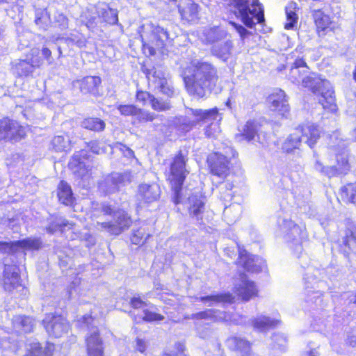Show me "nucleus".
<instances>
[{
    "instance_id": "3c124183",
    "label": "nucleus",
    "mask_w": 356,
    "mask_h": 356,
    "mask_svg": "<svg viewBox=\"0 0 356 356\" xmlns=\"http://www.w3.org/2000/svg\"><path fill=\"white\" fill-rule=\"evenodd\" d=\"M230 24L235 28L242 39H244L250 33L242 25L233 22H230Z\"/></svg>"
},
{
    "instance_id": "864d4df0",
    "label": "nucleus",
    "mask_w": 356,
    "mask_h": 356,
    "mask_svg": "<svg viewBox=\"0 0 356 356\" xmlns=\"http://www.w3.org/2000/svg\"><path fill=\"white\" fill-rule=\"evenodd\" d=\"M136 350L140 353H145L146 350V343L144 339L136 338Z\"/></svg>"
},
{
    "instance_id": "09e8293b",
    "label": "nucleus",
    "mask_w": 356,
    "mask_h": 356,
    "mask_svg": "<svg viewBox=\"0 0 356 356\" xmlns=\"http://www.w3.org/2000/svg\"><path fill=\"white\" fill-rule=\"evenodd\" d=\"M151 186L148 184H142L138 186V192L145 199H149L148 193L150 192Z\"/></svg>"
},
{
    "instance_id": "37998d69",
    "label": "nucleus",
    "mask_w": 356,
    "mask_h": 356,
    "mask_svg": "<svg viewBox=\"0 0 356 356\" xmlns=\"http://www.w3.org/2000/svg\"><path fill=\"white\" fill-rule=\"evenodd\" d=\"M147 237L144 233L140 229L134 230L129 237L131 245L140 247L145 243Z\"/></svg>"
},
{
    "instance_id": "de8ad7c7",
    "label": "nucleus",
    "mask_w": 356,
    "mask_h": 356,
    "mask_svg": "<svg viewBox=\"0 0 356 356\" xmlns=\"http://www.w3.org/2000/svg\"><path fill=\"white\" fill-rule=\"evenodd\" d=\"M136 99L139 102L145 104L147 101H150L152 105V107H154V103L153 99L151 98L150 95L145 91H138L136 93Z\"/></svg>"
},
{
    "instance_id": "bf43d9fd",
    "label": "nucleus",
    "mask_w": 356,
    "mask_h": 356,
    "mask_svg": "<svg viewBox=\"0 0 356 356\" xmlns=\"http://www.w3.org/2000/svg\"><path fill=\"white\" fill-rule=\"evenodd\" d=\"M224 188L227 189L229 191H230L232 190V184H230V183H225L221 186V190L223 189ZM232 197V193L230 192H229V193H227V194H225L224 195L223 198L225 200H226L227 197H230V199H231Z\"/></svg>"
},
{
    "instance_id": "5701e85b",
    "label": "nucleus",
    "mask_w": 356,
    "mask_h": 356,
    "mask_svg": "<svg viewBox=\"0 0 356 356\" xmlns=\"http://www.w3.org/2000/svg\"><path fill=\"white\" fill-rule=\"evenodd\" d=\"M190 216L197 220L202 219L204 211V197L200 193L193 194L188 197Z\"/></svg>"
},
{
    "instance_id": "c85d7f7f",
    "label": "nucleus",
    "mask_w": 356,
    "mask_h": 356,
    "mask_svg": "<svg viewBox=\"0 0 356 356\" xmlns=\"http://www.w3.org/2000/svg\"><path fill=\"white\" fill-rule=\"evenodd\" d=\"M81 127L92 132H102L106 129L104 120L97 117H86L81 122Z\"/></svg>"
},
{
    "instance_id": "774afa93",
    "label": "nucleus",
    "mask_w": 356,
    "mask_h": 356,
    "mask_svg": "<svg viewBox=\"0 0 356 356\" xmlns=\"http://www.w3.org/2000/svg\"><path fill=\"white\" fill-rule=\"evenodd\" d=\"M63 140H64V138L61 136H56L54 138V143H56V142L60 143V142H63Z\"/></svg>"
},
{
    "instance_id": "8fccbe9b",
    "label": "nucleus",
    "mask_w": 356,
    "mask_h": 356,
    "mask_svg": "<svg viewBox=\"0 0 356 356\" xmlns=\"http://www.w3.org/2000/svg\"><path fill=\"white\" fill-rule=\"evenodd\" d=\"M86 147L94 154H99L100 152V147L98 140H91L86 143Z\"/></svg>"
},
{
    "instance_id": "e433bc0d",
    "label": "nucleus",
    "mask_w": 356,
    "mask_h": 356,
    "mask_svg": "<svg viewBox=\"0 0 356 356\" xmlns=\"http://www.w3.org/2000/svg\"><path fill=\"white\" fill-rule=\"evenodd\" d=\"M241 210L240 204H232L225 207L223 216L229 224L234 223L240 218Z\"/></svg>"
},
{
    "instance_id": "2f4dec72",
    "label": "nucleus",
    "mask_w": 356,
    "mask_h": 356,
    "mask_svg": "<svg viewBox=\"0 0 356 356\" xmlns=\"http://www.w3.org/2000/svg\"><path fill=\"white\" fill-rule=\"evenodd\" d=\"M97 16L105 25L113 26L118 24V11L109 6L101 9L100 12L97 13Z\"/></svg>"
},
{
    "instance_id": "ddd939ff",
    "label": "nucleus",
    "mask_w": 356,
    "mask_h": 356,
    "mask_svg": "<svg viewBox=\"0 0 356 356\" xmlns=\"http://www.w3.org/2000/svg\"><path fill=\"white\" fill-rule=\"evenodd\" d=\"M87 356H104V343L99 329L95 327L85 337Z\"/></svg>"
},
{
    "instance_id": "49530a36",
    "label": "nucleus",
    "mask_w": 356,
    "mask_h": 356,
    "mask_svg": "<svg viewBox=\"0 0 356 356\" xmlns=\"http://www.w3.org/2000/svg\"><path fill=\"white\" fill-rule=\"evenodd\" d=\"M356 242V235L355 233L350 231H348L346 233V236L343 238V244L348 248H354V244Z\"/></svg>"
},
{
    "instance_id": "5fc2aeb1",
    "label": "nucleus",
    "mask_w": 356,
    "mask_h": 356,
    "mask_svg": "<svg viewBox=\"0 0 356 356\" xmlns=\"http://www.w3.org/2000/svg\"><path fill=\"white\" fill-rule=\"evenodd\" d=\"M44 16L42 13L37 14L35 17L34 22L40 29L45 30L46 26L44 22Z\"/></svg>"
},
{
    "instance_id": "4d7b16f0",
    "label": "nucleus",
    "mask_w": 356,
    "mask_h": 356,
    "mask_svg": "<svg viewBox=\"0 0 356 356\" xmlns=\"http://www.w3.org/2000/svg\"><path fill=\"white\" fill-rule=\"evenodd\" d=\"M102 211L103 214L105 216H111V215L114 214V213H115L113 210L112 207L108 204L103 205L102 207Z\"/></svg>"
},
{
    "instance_id": "603ef678",
    "label": "nucleus",
    "mask_w": 356,
    "mask_h": 356,
    "mask_svg": "<svg viewBox=\"0 0 356 356\" xmlns=\"http://www.w3.org/2000/svg\"><path fill=\"white\" fill-rule=\"evenodd\" d=\"M332 167H324L323 165L318 160L316 161L314 164V169L321 172L323 175L328 176V170L331 169Z\"/></svg>"
},
{
    "instance_id": "f8f14e48",
    "label": "nucleus",
    "mask_w": 356,
    "mask_h": 356,
    "mask_svg": "<svg viewBox=\"0 0 356 356\" xmlns=\"http://www.w3.org/2000/svg\"><path fill=\"white\" fill-rule=\"evenodd\" d=\"M157 89L163 95L166 96V99H159L157 97V111H165L170 108L168 98L173 96L175 89L172 85L171 77L168 73L159 72L157 74Z\"/></svg>"
},
{
    "instance_id": "9b49d317",
    "label": "nucleus",
    "mask_w": 356,
    "mask_h": 356,
    "mask_svg": "<svg viewBox=\"0 0 356 356\" xmlns=\"http://www.w3.org/2000/svg\"><path fill=\"white\" fill-rule=\"evenodd\" d=\"M114 216H115L114 222L108 221L100 223L101 227L110 234L118 236L131 227L133 220L126 211L118 210L115 211Z\"/></svg>"
},
{
    "instance_id": "f704fd0d",
    "label": "nucleus",
    "mask_w": 356,
    "mask_h": 356,
    "mask_svg": "<svg viewBox=\"0 0 356 356\" xmlns=\"http://www.w3.org/2000/svg\"><path fill=\"white\" fill-rule=\"evenodd\" d=\"M312 17L318 30L325 31L331 24L330 16L321 9L314 10Z\"/></svg>"
},
{
    "instance_id": "680f3d73",
    "label": "nucleus",
    "mask_w": 356,
    "mask_h": 356,
    "mask_svg": "<svg viewBox=\"0 0 356 356\" xmlns=\"http://www.w3.org/2000/svg\"><path fill=\"white\" fill-rule=\"evenodd\" d=\"M348 342L352 346H353V347L356 346V330H355V334H353L350 336H349Z\"/></svg>"
},
{
    "instance_id": "72a5a7b5",
    "label": "nucleus",
    "mask_w": 356,
    "mask_h": 356,
    "mask_svg": "<svg viewBox=\"0 0 356 356\" xmlns=\"http://www.w3.org/2000/svg\"><path fill=\"white\" fill-rule=\"evenodd\" d=\"M226 318L225 312L215 309H207L192 315L193 319H210L215 321L226 320Z\"/></svg>"
},
{
    "instance_id": "a878e982",
    "label": "nucleus",
    "mask_w": 356,
    "mask_h": 356,
    "mask_svg": "<svg viewBox=\"0 0 356 356\" xmlns=\"http://www.w3.org/2000/svg\"><path fill=\"white\" fill-rule=\"evenodd\" d=\"M129 303L133 309H142L143 310V315L141 316V319L143 321L151 322L156 320V314L149 309L148 304L143 300L140 296L132 297Z\"/></svg>"
},
{
    "instance_id": "f257e3e1",
    "label": "nucleus",
    "mask_w": 356,
    "mask_h": 356,
    "mask_svg": "<svg viewBox=\"0 0 356 356\" xmlns=\"http://www.w3.org/2000/svg\"><path fill=\"white\" fill-rule=\"evenodd\" d=\"M288 78L293 83H302L304 87L309 88L314 94L319 97L318 102L325 110L330 112L337 111L334 92L331 83L315 74H311L302 58L296 59L293 63Z\"/></svg>"
},
{
    "instance_id": "39448f33",
    "label": "nucleus",
    "mask_w": 356,
    "mask_h": 356,
    "mask_svg": "<svg viewBox=\"0 0 356 356\" xmlns=\"http://www.w3.org/2000/svg\"><path fill=\"white\" fill-rule=\"evenodd\" d=\"M330 143V149L335 153L337 164L328 170V177H333L340 174L346 173L350 168L348 161V143L342 139L337 138L336 134L331 136Z\"/></svg>"
},
{
    "instance_id": "412c9836",
    "label": "nucleus",
    "mask_w": 356,
    "mask_h": 356,
    "mask_svg": "<svg viewBox=\"0 0 356 356\" xmlns=\"http://www.w3.org/2000/svg\"><path fill=\"white\" fill-rule=\"evenodd\" d=\"M102 79L99 76H86L79 81L80 91L85 95H99Z\"/></svg>"
},
{
    "instance_id": "cd10ccee",
    "label": "nucleus",
    "mask_w": 356,
    "mask_h": 356,
    "mask_svg": "<svg viewBox=\"0 0 356 356\" xmlns=\"http://www.w3.org/2000/svg\"><path fill=\"white\" fill-rule=\"evenodd\" d=\"M203 35L207 43L214 44L227 39L228 33L222 29L213 27L204 30Z\"/></svg>"
},
{
    "instance_id": "7c9ffc66",
    "label": "nucleus",
    "mask_w": 356,
    "mask_h": 356,
    "mask_svg": "<svg viewBox=\"0 0 356 356\" xmlns=\"http://www.w3.org/2000/svg\"><path fill=\"white\" fill-rule=\"evenodd\" d=\"M254 328L260 332H265L269 329L274 328L280 324V321L271 319L269 317L261 316L252 321Z\"/></svg>"
},
{
    "instance_id": "4be33fe9",
    "label": "nucleus",
    "mask_w": 356,
    "mask_h": 356,
    "mask_svg": "<svg viewBox=\"0 0 356 356\" xmlns=\"http://www.w3.org/2000/svg\"><path fill=\"white\" fill-rule=\"evenodd\" d=\"M233 41L227 38L222 43L214 44L211 49V54L220 60L226 62L232 55Z\"/></svg>"
},
{
    "instance_id": "393cba45",
    "label": "nucleus",
    "mask_w": 356,
    "mask_h": 356,
    "mask_svg": "<svg viewBox=\"0 0 356 356\" xmlns=\"http://www.w3.org/2000/svg\"><path fill=\"white\" fill-rule=\"evenodd\" d=\"M55 352V344L47 342L43 346L39 342L32 343L23 356H53Z\"/></svg>"
},
{
    "instance_id": "6e6d98bb",
    "label": "nucleus",
    "mask_w": 356,
    "mask_h": 356,
    "mask_svg": "<svg viewBox=\"0 0 356 356\" xmlns=\"http://www.w3.org/2000/svg\"><path fill=\"white\" fill-rule=\"evenodd\" d=\"M177 352L176 353H164L162 356H184V346L180 343L176 345Z\"/></svg>"
},
{
    "instance_id": "052dcab7",
    "label": "nucleus",
    "mask_w": 356,
    "mask_h": 356,
    "mask_svg": "<svg viewBox=\"0 0 356 356\" xmlns=\"http://www.w3.org/2000/svg\"><path fill=\"white\" fill-rule=\"evenodd\" d=\"M42 54L43 57L47 60H50V58H51V51L47 47H43L42 49Z\"/></svg>"
},
{
    "instance_id": "9d476101",
    "label": "nucleus",
    "mask_w": 356,
    "mask_h": 356,
    "mask_svg": "<svg viewBox=\"0 0 356 356\" xmlns=\"http://www.w3.org/2000/svg\"><path fill=\"white\" fill-rule=\"evenodd\" d=\"M189 111L194 116L199 118V120L204 123H209L205 128V135L207 137H216L217 134L220 132L218 122L221 120L222 118L220 116L216 108L210 110L190 108Z\"/></svg>"
},
{
    "instance_id": "a211bd4d",
    "label": "nucleus",
    "mask_w": 356,
    "mask_h": 356,
    "mask_svg": "<svg viewBox=\"0 0 356 356\" xmlns=\"http://www.w3.org/2000/svg\"><path fill=\"white\" fill-rule=\"evenodd\" d=\"M57 198L58 202L66 206L74 207L76 205V198L70 185L65 181H59L57 186Z\"/></svg>"
},
{
    "instance_id": "aec40b11",
    "label": "nucleus",
    "mask_w": 356,
    "mask_h": 356,
    "mask_svg": "<svg viewBox=\"0 0 356 356\" xmlns=\"http://www.w3.org/2000/svg\"><path fill=\"white\" fill-rule=\"evenodd\" d=\"M268 101L273 110L279 112L283 117L287 116L290 107L286 99L284 91L280 90L278 92L271 95L268 98Z\"/></svg>"
},
{
    "instance_id": "20e7f679",
    "label": "nucleus",
    "mask_w": 356,
    "mask_h": 356,
    "mask_svg": "<svg viewBox=\"0 0 356 356\" xmlns=\"http://www.w3.org/2000/svg\"><path fill=\"white\" fill-rule=\"evenodd\" d=\"M321 131L313 124H307L300 127L290 134L282 145V149L286 153L291 152L295 149H299L302 141L312 148L319 139Z\"/></svg>"
},
{
    "instance_id": "69168bd1",
    "label": "nucleus",
    "mask_w": 356,
    "mask_h": 356,
    "mask_svg": "<svg viewBox=\"0 0 356 356\" xmlns=\"http://www.w3.org/2000/svg\"><path fill=\"white\" fill-rule=\"evenodd\" d=\"M69 225V222L68 221L65 220V221H63L61 223L57 225V227L62 230L64 227H65L66 226H67Z\"/></svg>"
},
{
    "instance_id": "58836bf2",
    "label": "nucleus",
    "mask_w": 356,
    "mask_h": 356,
    "mask_svg": "<svg viewBox=\"0 0 356 356\" xmlns=\"http://www.w3.org/2000/svg\"><path fill=\"white\" fill-rule=\"evenodd\" d=\"M297 9V3L291 1L286 6V15L287 22L285 24L284 28L286 29H293L295 25L297 24L298 15L296 13V10Z\"/></svg>"
},
{
    "instance_id": "dca6fc26",
    "label": "nucleus",
    "mask_w": 356,
    "mask_h": 356,
    "mask_svg": "<svg viewBox=\"0 0 356 356\" xmlns=\"http://www.w3.org/2000/svg\"><path fill=\"white\" fill-rule=\"evenodd\" d=\"M211 172L220 177H225L229 171V161L222 154L213 152L207 157Z\"/></svg>"
},
{
    "instance_id": "473e14b6",
    "label": "nucleus",
    "mask_w": 356,
    "mask_h": 356,
    "mask_svg": "<svg viewBox=\"0 0 356 356\" xmlns=\"http://www.w3.org/2000/svg\"><path fill=\"white\" fill-rule=\"evenodd\" d=\"M17 250H38L42 247V243L39 238H26L16 241Z\"/></svg>"
},
{
    "instance_id": "0eeeda50",
    "label": "nucleus",
    "mask_w": 356,
    "mask_h": 356,
    "mask_svg": "<svg viewBox=\"0 0 356 356\" xmlns=\"http://www.w3.org/2000/svg\"><path fill=\"white\" fill-rule=\"evenodd\" d=\"M186 158L181 153L177 155L171 164V173L173 181V202L177 204L181 202L180 192L182 184L189 172L186 168Z\"/></svg>"
},
{
    "instance_id": "2eb2a0df",
    "label": "nucleus",
    "mask_w": 356,
    "mask_h": 356,
    "mask_svg": "<svg viewBox=\"0 0 356 356\" xmlns=\"http://www.w3.org/2000/svg\"><path fill=\"white\" fill-rule=\"evenodd\" d=\"M237 264L251 273H259L266 266L261 257L250 254L245 250H239Z\"/></svg>"
},
{
    "instance_id": "a19ab883",
    "label": "nucleus",
    "mask_w": 356,
    "mask_h": 356,
    "mask_svg": "<svg viewBox=\"0 0 356 356\" xmlns=\"http://www.w3.org/2000/svg\"><path fill=\"white\" fill-rule=\"evenodd\" d=\"M271 348L275 354L284 352L286 348V339L281 334H274L271 338Z\"/></svg>"
},
{
    "instance_id": "6e6552de",
    "label": "nucleus",
    "mask_w": 356,
    "mask_h": 356,
    "mask_svg": "<svg viewBox=\"0 0 356 356\" xmlns=\"http://www.w3.org/2000/svg\"><path fill=\"white\" fill-rule=\"evenodd\" d=\"M46 332L55 338H60L71 330V324L60 314L49 313L45 315L44 318L42 321Z\"/></svg>"
},
{
    "instance_id": "0e129e2a",
    "label": "nucleus",
    "mask_w": 356,
    "mask_h": 356,
    "mask_svg": "<svg viewBox=\"0 0 356 356\" xmlns=\"http://www.w3.org/2000/svg\"><path fill=\"white\" fill-rule=\"evenodd\" d=\"M350 140L353 141H356V127L350 131Z\"/></svg>"
},
{
    "instance_id": "4c0bfd02",
    "label": "nucleus",
    "mask_w": 356,
    "mask_h": 356,
    "mask_svg": "<svg viewBox=\"0 0 356 356\" xmlns=\"http://www.w3.org/2000/svg\"><path fill=\"white\" fill-rule=\"evenodd\" d=\"M200 300L203 302H209V306H211L216 303L232 302L234 297L230 293H220L216 295L202 296L200 298Z\"/></svg>"
},
{
    "instance_id": "b1692460",
    "label": "nucleus",
    "mask_w": 356,
    "mask_h": 356,
    "mask_svg": "<svg viewBox=\"0 0 356 356\" xmlns=\"http://www.w3.org/2000/svg\"><path fill=\"white\" fill-rule=\"evenodd\" d=\"M227 343L229 348L237 353L236 356H252L250 343L244 339L232 337L227 340Z\"/></svg>"
},
{
    "instance_id": "6ab92c4d",
    "label": "nucleus",
    "mask_w": 356,
    "mask_h": 356,
    "mask_svg": "<svg viewBox=\"0 0 356 356\" xmlns=\"http://www.w3.org/2000/svg\"><path fill=\"white\" fill-rule=\"evenodd\" d=\"M34 319L26 315H16L12 318V329L17 334H27L33 332Z\"/></svg>"
},
{
    "instance_id": "7ed1b4c3",
    "label": "nucleus",
    "mask_w": 356,
    "mask_h": 356,
    "mask_svg": "<svg viewBox=\"0 0 356 356\" xmlns=\"http://www.w3.org/2000/svg\"><path fill=\"white\" fill-rule=\"evenodd\" d=\"M230 6L231 11L248 28L264 22V10L258 2L250 4L248 0H232Z\"/></svg>"
},
{
    "instance_id": "c756f323",
    "label": "nucleus",
    "mask_w": 356,
    "mask_h": 356,
    "mask_svg": "<svg viewBox=\"0 0 356 356\" xmlns=\"http://www.w3.org/2000/svg\"><path fill=\"white\" fill-rule=\"evenodd\" d=\"M117 109L120 113L121 115L128 117H136L139 120L140 119H146V120H152V118H148L146 116L143 112V111L139 108H138L134 104H120L117 106Z\"/></svg>"
},
{
    "instance_id": "a18cd8bd",
    "label": "nucleus",
    "mask_w": 356,
    "mask_h": 356,
    "mask_svg": "<svg viewBox=\"0 0 356 356\" xmlns=\"http://www.w3.org/2000/svg\"><path fill=\"white\" fill-rule=\"evenodd\" d=\"M82 17L84 18L85 25L88 29H92L97 26V18L98 16L94 15L92 10H87Z\"/></svg>"
},
{
    "instance_id": "f03ea898",
    "label": "nucleus",
    "mask_w": 356,
    "mask_h": 356,
    "mask_svg": "<svg viewBox=\"0 0 356 356\" xmlns=\"http://www.w3.org/2000/svg\"><path fill=\"white\" fill-rule=\"evenodd\" d=\"M218 79L216 68L208 62L194 63L188 74L184 75L186 90L198 97L209 94Z\"/></svg>"
},
{
    "instance_id": "bb28decb",
    "label": "nucleus",
    "mask_w": 356,
    "mask_h": 356,
    "mask_svg": "<svg viewBox=\"0 0 356 356\" xmlns=\"http://www.w3.org/2000/svg\"><path fill=\"white\" fill-rule=\"evenodd\" d=\"M259 125L254 121H248L244 126L241 136L248 142L253 143H259L264 145V143L260 140V136L258 134Z\"/></svg>"
},
{
    "instance_id": "4468645a",
    "label": "nucleus",
    "mask_w": 356,
    "mask_h": 356,
    "mask_svg": "<svg viewBox=\"0 0 356 356\" xmlns=\"http://www.w3.org/2000/svg\"><path fill=\"white\" fill-rule=\"evenodd\" d=\"M282 229L286 233L285 238L288 242L294 245V252L300 254L302 251L301 245L303 229L291 220H283Z\"/></svg>"
},
{
    "instance_id": "f3484780",
    "label": "nucleus",
    "mask_w": 356,
    "mask_h": 356,
    "mask_svg": "<svg viewBox=\"0 0 356 356\" xmlns=\"http://www.w3.org/2000/svg\"><path fill=\"white\" fill-rule=\"evenodd\" d=\"M239 276L240 283L235 286L236 294L244 301L257 296L258 291L254 283L248 280L245 273H240Z\"/></svg>"
},
{
    "instance_id": "1a4fd4ad",
    "label": "nucleus",
    "mask_w": 356,
    "mask_h": 356,
    "mask_svg": "<svg viewBox=\"0 0 356 356\" xmlns=\"http://www.w3.org/2000/svg\"><path fill=\"white\" fill-rule=\"evenodd\" d=\"M26 136V131L23 125L8 117L0 119V142L16 143L24 139Z\"/></svg>"
},
{
    "instance_id": "423d86ee",
    "label": "nucleus",
    "mask_w": 356,
    "mask_h": 356,
    "mask_svg": "<svg viewBox=\"0 0 356 356\" xmlns=\"http://www.w3.org/2000/svg\"><path fill=\"white\" fill-rule=\"evenodd\" d=\"M70 165L78 179L87 180L92 177V159L87 150L82 149L75 152Z\"/></svg>"
},
{
    "instance_id": "79ce46f5",
    "label": "nucleus",
    "mask_w": 356,
    "mask_h": 356,
    "mask_svg": "<svg viewBox=\"0 0 356 356\" xmlns=\"http://www.w3.org/2000/svg\"><path fill=\"white\" fill-rule=\"evenodd\" d=\"M342 197H346L350 202H356V182L344 186L342 190Z\"/></svg>"
},
{
    "instance_id": "e2e57ef3",
    "label": "nucleus",
    "mask_w": 356,
    "mask_h": 356,
    "mask_svg": "<svg viewBox=\"0 0 356 356\" xmlns=\"http://www.w3.org/2000/svg\"><path fill=\"white\" fill-rule=\"evenodd\" d=\"M309 279V277L304 278V280H305L306 288L308 289L310 287L309 285H308L309 283L312 284L311 288H314V284H316V278H312V280L311 282L308 280Z\"/></svg>"
},
{
    "instance_id": "13d9d810",
    "label": "nucleus",
    "mask_w": 356,
    "mask_h": 356,
    "mask_svg": "<svg viewBox=\"0 0 356 356\" xmlns=\"http://www.w3.org/2000/svg\"><path fill=\"white\" fill-rule=\"evenodd\" d=\"M143 53L147 56L154 55L155 51L154 47L149 46L148 44L143 45Z\"/></svg>"
},
{
    "instance_id": "c9c22d12",
    "label": "nucleus",
    "mask_w": 356,
    "mask_h": 356,
    "mask_svg": "<svg viewBox=\"0 0 356 356\" xmlns=\"http://www.w3.org/2000/svg\"><path fill=\"white\" fill-rule=\"evenodd\" d=\"M168 33L166 29L157 26V49H160L161 57L168 56L167 44L169 42Z\"/></svg>"
},
{
    "instance_id": "ea45409f",
    "label": "nucleus",
    "mask_w": 356,
    "mask_h": 356,
    "mask_svg": "<svg viewBox=\"0 0 356 356\" xmlns=\"http://www.w3.org/2000/svg\"><path fill=\"white\" fill-rule=\"evenodd\" d=\"M33 65L26 60H20L15 65V70L19 77H27L33 70Z\"/></svg>"
},
{
    "instance_id": "c03bdc74",
    "label": "nucleus",
    "mask_w": 356,
    "mask_h": 356,
    "mask_svg": "<svg viewBox=\"0 0 356 356\" xmlns=\"http://www.w3.org/2000/svg\"><path fill=\"white\" fill-rule=\"evenodd\" d=\"M16 241H0V253L14 254L17 252Z\"/></svg>"
},
{
    "instance_id": "338daca9",
    "label": "nucleus",
    "mask_w": 356,
    "mask_h": 356,
    "mask_svg": "<svg viewBox=\"0 0 356 356\" xmlns=\"http://www.w3.org/2000/svg\"><path fill=\"white\" fill-rule=\"evenodd\" d=\"M319 353L316 350H312L309 353H307L306 356H318Z\"/></svg>"
}]
</instances>
